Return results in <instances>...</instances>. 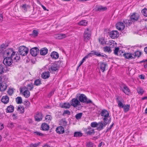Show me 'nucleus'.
<instances>
[{"label":"nucleus","mask_w":147,"mask_h":147,"mask_svg":"<svg viewBox=\"0 0 147 147\" xmlns=\"http://www.w3.org/2000/svg\"><path fill=\"white\" fill-rule=\"evenodd\" d=\"M34 86L33 83H30L27 85V88L26 87H25L24 88L28 90H29L30 91H31L32 90Z\"/></svg>","instance_id":"obj_31"},{"label":"nucleus","mask_w":147,"mask_h":147,"mask_svg":"<svg viewBox=\"0 0 147 147\" xmlns=\"http://www.w3.org/2000/svg\"><path fill=\"white\" fill-rule=\"evenodd\" d=\"M42 78L44 79L49 78L50 76V74L49 71L44 72L41 74Z\"/></svg>","instance_id":"obj_26"},{"label":"nucleus","mask_w":147,"mask_h":147,"mask_svg":"<svg viewBox=\"0 0 147 147\" xmlns=\"http://www.w3.org/2000/svg\"><path fill=\"white\" fill-rule=\"evenodd\" d=\"M30 53L33 56H36L39 53V49L38 48L34 47L30 50Z\"/></svg>","instance_id":"obj_14"},{"label":"nucleus","mask_w":147,"mask_h":147,"mask_svg":"<svg viewBox=\"0 0 147 147\" xmlns=\"http://www.w3.org/2000/svg\"><path fill=\"white\" fill-rule=\"evenodd\" d=\"M94 52V55H95L98 57H103L106 58H108V56L105 54H103L102 53H101L96 51H93Z\"/></svg>","instance_id":"obj_20"},{"label":"nucleus","mask_w":147,"mask_h":147,"mask_svg":"<svg viewBox=\"0 0 147 147\" xmlns=\"http://www.w3.org/2000/svg\"><path fill=\"white\" fill-rule=\"evenodd\" d=\"M87 24V22L85 20H83L78 23L79 25L80 26H86Z\"/></svg>","instance_id":"obj_39"},{"label":"nucleus","mask_w":147,"mask_h":147,"mask_svg":"<svg viewBox=\"0 0 147 147\" xmlns=\"http://www.w3.org/2000/svg\"><path fill=\"white\" fill-rule=\"evenodd\" d=\"M20 93L22 92L23 95L26 98H28L30 95V92L29 91L26 89L25 88H20Z\"/></svg>","instance_id":"obj_10"},{"label":"nucleus","mask_w":147,"mask_h":147,"mask_svg":"<svg viewBox=\"0 0 147 147\" xmlns=\"http://www.w3.org/2000/svg\"><path fill=\"white\" fill-rule=\"evenodd\" d=\"M71 105V104L70 105L69 103H64L61 105V107L65 109H69Z\"/></svg>","instance_id":"obj_34"},{"label":"nucleus","mask_w":147,"mask_h":147,"mask_svg":"<svg viewBox=\"0 0 147 147\" xmlns=\"http://www.w3.org/2000/svg\"><path fill=\"white\" fill-rule=\"evenodd\" d=\"M93 144L91 142H88L87 143L86 147H93Z\"/></svg>","instance_id":"obj_55"},{"label":"nucleus","mask_w":147,"mask_h":147,"mask_svg":"<svg viewBox=\"0 0 147 147\" xmlns=\"http://www.w3.org/2000/svg\"><path fill=\"white\" fill-rule=\"evenodd\" d=\"M123 108V109L125 112L126 113L129 110L130 108V105H124Z\"/></svg>","instance_id":"obj_36"},{"label":"nucleus","mask_w":147,"mask_h":147,"mask_svg":"<svg viewBox=\"0 0 147 147\" xmlns=\"http://www.w3.org/2000/svg\"><path fill=\"white\" fill-rule=\"evenodd\" d=\"M119 48L118 47L115 48L114 50V53L115 55H118V52L120 53V52L119 51Z\"/></svg>","instance_id":"obj_51"},{"label":"nucleus","mask_w":147,"mask_h":147,"mask_svg":"<svg viewBox=\"0 0 147 147\" xmlns=\"http://www.w3.org/2000/svg\"><path fill=\"white\" fill-rule=\"evenodd\" d=\"M107 9V8L106 7H103L102 6H100L97 7L96 10L99 11H103L106 10Z\"/></svg>","instance_id":"obj_33"},{"label":"nucleus","mask_w":147,"mask_h":147,"mask_svg":"<svg viewBox=\"0 0 147 147\" xmlns=\"http://www.w3.org/2000/svg\"><path fill=\"white\" fill-rule=\"evenodd\" d=\"M51 57L53 59H56L58 58L59 55L57 52L53 51L51 53Z\"/></svg>","instance_id":"obj_23"},{"label":"nucleus","mask_w":147,"mask_h":147,"mask_svg":"<svg viewBox=\"0 0 147 147\" xmlns=\"http://www.w3.org/2000/svg\"><path fill=\"white\" fill-rule=\"evenodd\" d=\"M123 92L127 95H129L130 93V90L126 85H124L122 89Z\"/></svg>","instance_id":"obj_21"},{"label":"nucleus","mask_w":147,"mask_h":147,"mask_svg":"<svg viewBox=\"0 0 147 147\" xmlns=\"http://www.w3.org/2000/svg\"><path fill=\"white\" fill-rule=\"evenodd\" d=\"M8 46L7 43H3L0 45V57H13L14 55V53L12 49L10 48L5 50Z\"/></svg>","instance_id":"obj_1"},{"label":"nucleus","mask_w":147,"mask_h":147,"mask_svg":"<svg viewBox=\"0 0 147 147\" xmlns=\"http://www.w3.org/2000/svg\"><path fill=\"white\" fill-rule=\"evenodd\" d=\"M83 113H79L76 115L75 117L77 119H79L81 118Z\"/></svg>","instance_id":"obj_45"},{"label":"nucleus","mask_w":147,"mask_h":147,"mask_svg":"<svg viewBox=\"0 0 147 147\" xmlns=\"http://www.w3.org/2000/svg\"><path fill=\"white\" fill-rule=\"evenodd\" d=\"M104 51L105 52H111V50L110 47L107 46L104 48Z\"/></svg>","instance_id":"obj_46"},{"label":"nucleus","mask_w":147,"mask_h":147,"mask_svg":"<svg viewBox=\"0 0 147 147\" xmlns=\"http://www.w3.org/2000/svg\"><path fill=\"white\" fill-rule=\"evenodd\" d=\"M110 123V121H104V122H100L98 123L97 129L100 131L103 129L104 127H105L108 123Z\"/></svg>","instance_id":"obj_7"},{"label":"nucleus","mask_w":147,"mask_h":147,"mask_svg":"<svg viewBox=\"0 0 147 147\" xmlns=\"http://www.w3.org/2000/svg\"><path fill=\"white\" fill-rule=\"evenodd\" d=\"M52 117L51 115H47L46 116L45 119V120L47 121H51Z\"/></svg>","instance_id":"obj_44"},{"label":"nucleus","mask_w":147,"mask_h":147,"mask_svg":"<svg viewBox=\"0 0 147 147\" xmlns=\"http://www.w3.org/2000/svg\"><path fill=\"white\" fill-rule=\"evenodd\" d=\"M141 12L144 16L147 17V9L144 8L143 9Z\"/></svg>","instance_id":"obj_47"},{"label":"nucleus","mask_w":147,"mask_h":147,"mask_svg":"<svg viewBox=\"0 0 147 147\" xmlns=\"http://www.w3.org/2000/svg\"><path fill=\"white\" fill-rule=\"evenodd\" d=\"M71 105L74 107L81 106V103L77 98H73L70 102Z\"/></svg>","instance_id":"obj_6"},{"label":"nucleus","mask_w":147,"mask_h":147,"mask_svg":"<svg viewBox=\"0 0 147 147\" xmlns=\"http://www.w3.org/2000/svg\"><path fill=\"white\" fill-rule=\"evenodd\" d=\"M18 52L19 54L21 55L25 56L28 54V49L25 46H22L19 47Z\"/></svg>","instance_id":"obj_4"},{"label":"nucleus","mask_w":147,"mask_h":147,"mask_svg":"<svg viewBox=\"0 0 147 147\" xmlns=\"http://www.w3.org/2000/svg\"><path fill=\"white\" fill-rule=\"evenodd\" d=\"M13 88H9L7 91V92L9 95H11L13 93Z\"/></svg>","instance_id":"obj_48"},{"label":"nucleus","mask_w":147,"mask_h":147,"mask_svg":"<svg viewBox=\"0 0 147 147\" xmlns=\"http://www.w3.org/2000/svg\"><path fill=\"white\" fill-rule=\"evenodd\" d=\"M120 97L119 96H117L116 98V100L118 104V106L121 108H123V106H124L122 101L119 100Z\"/></svg>","instance_id":"obj_24"},{"label":"nucleus","mask_w":147,"mask_h":147,"mask_svg":"<svg viewBox=\"0 0 147 147\" xmlns=\"http://www.w3.org/2000/svg\"><path fill=\"white\" fill-rule=\"evenodd\" d=\"M137 92L139 94H143L144 91L142 89L140 88H139L137 89Z\"/></svg>","instance_id":"obj_50"},{"label":"nucleus","mask_w":147,"mask_h":147,"mask_svg":"<svg viewBox=\"0 0 147 147\" xmlns=\"http://www.w3.org/2000/svg\"><path fill=\"white\" fill-rule=\"evenodd\" d=\"M94 55V52H93V51H91V53H90L88 54L87 55H86V56L87 57V58L88 57H92Z\"/></svg>","instance_id":"obj_56"},{"label":"nucleus","mask_w":147,"mask_h":147,"mask_svg":"<svg viewBox=\"0 0 147 147\" xmlns=\"http://www.w3.org/2000/svg\"><path fill=\"white\" fill-rule=\"evenodd\" d=\"M49 126L46 123H43L41 126L42 130L44 131H47L49 129Z\"/></svg>","instance_id":"obj_25"},{"label":"nucleus","mask_w":147,"mask_h":147,"mask_svg":"<svg viewBox=\"0 0 147 147\" xmlns=\"http://www.w3.org/2000/svg\"><path fill=\"white\" fill-rule=\"evenodd\" d=\"M86 134L88 135H93L95 133L94 129L90 127H88L84 129Z\"/></svg>","instance_id":"obj_12"},{"label":"nucleus","mask_w":147,"mask_h":147,"mask_svg":"<svg viewBox=\"0 0 147 147\" xmlns=\"http://www.w3.org/2000/svg\"><path fill=\"white\" fill-rule=\"evenodd\" d=\"M101 115L103 117L102 118L104 121H108V118L109 116V113L108 111L106 109H103L102 110L101 113Z\"/></svg>","instance_id":"obj_5"},{"label":"nucleus","mask_w":147,"mask_h":147,"mask_svg":"<svg viewBox=\"0 0 147 147\" xmlns=\"http://www.w3.org/2000/svg\"><path fill=\"white\" fill-rule=\"evenodd\" d=\"M98 123L95 122H92L91 124V126L92 127H95L98 126Z\"/></svg>","instance_id":"obj_53"},{"label":"nucleus","mask_w":147,"mask_h":147,"mask_svg":"<svg viewBox=\"0 0 147 147\" xmlns=\"http://www.w3.org/2000/svg\"><path fill=\"white\" fill-rule=\"evenodd\" d=\"M91 34L90 32L85 31L84 34V40L86 42L88 41L90 38Z\"/></svg>","instance_id":"obj_18"},{"label":"nucleus","mask_w":147,"mask_h":147,"mask_svg":"<svg viewBox=\"0 0 147 147\" xmlns=\"http://www.w3.org/2000/svg\"><path fill=\"white\" fill-rule=\"evenodd\" d=\"M139 16L138 14L136 13H134L130 15V20H129L130 22L131 23L137 21L138 20Z\"/></svg>","instance_id":"obj_9"},{"label":"nucleus","mask_w":147,"mask_h":147,"mask_svg":"<svg viewBox=\"0 0 147 147\" xmlns=\"http://www.w3.org/2000/svg\"><path fill=\"white\" fill-rule=\"evenodd\" d=\"M125 59H134L133 56V54L129 53H124L122 55Z\"/></svg>","instance_id":"obj_19"},{"label":"nucleus","mask_w":147,"mask_h":147,"mask_svg":"<svg viewBox=\"0 0 147 147\" xmlns=\"http://www.w3.org/2000/svg\"><path fill=\"white\" fill-rule=\"evenodd\" d=\"M78 100L80 102L86 103V104H92V101L90 99L88 100L86 96L84 94H81L78 97Z\"/></svg>","instance_id":"obj_3"},{"label":"nucleus","mask_w":147,"mask_h":147,"mask_svg":"<svg viewBox=\"0 0 147 147\" xmlns=\"http://www.w3.org/2000/svg\"><path fill=\"white\" fill-rule=\"evenodd\" d=\"M30 7V6L27 5L26 4H24L21 6L22 8L25 11H27V9L28 8Z\"/></svg>","instance_id":"obj_43"},{"label":"nucleus","mask_w":147,"mask_h":147,"mask_svg":"<svg viewBox=\"0 0 147 147\" xmlns=\"http://www.w3.org/2000/svg\"><path fill=\"white\" fill-rule=\"evenodd\" d=\"M3 63L6 66L11 65L12 63V59L11 56L5 57L3 60Z\"/></svg>","instance_id":"obj_8"},{"label":"nucleus","mask_w":147,"mask_h":147,"mask_svg":"<svg viewBox=\"0 0 147 147\" xmlns=\"http://www.w3.org/2000/svg\"><path fill=\"white\" fill-rule=\"evenodd\" d=\"M38 34V31L36 30H34L33 31V32L32 33L30 34V35L32 36L33 37H35L37 36Z\"/></svg>","instance_id":"obj_37"},{"label":"nucleus","mask_w":147,"mask_h":147,"mask_svg":"<svg viewBox=\"0 0 147 147\" xmlns=\"http://www.w3.org/2000/svg\"><path fill=\"white\" fill-rule=\"evenodd\" d=\"M61 123L63 125L65 126L67 125V122L65 119H62L61 121Z\"/></svg>","instance_id":"obj_52"},{"label":"nucleus","mask_w":147,"mask_h":147,"mask_svg":"<svg viewBox=\"0 0 147 147\" xmlns=\"http://www.w3.org/2000/svg\"><path fill=\"white\" fill-rule=\"evenodd\" d=\"M13 52L14 53V55L13 56V57H11L12 58V59H14L16 61H17L18 60H19L20 59V57L19 55L18 54L17 55V54L16 53V52L13 51Z\"/></svg>","instance_id":"obj_35"},{"label":"nucleus","mask_w":147,"mask_h":147,"mask_svg":"<svg viewBox=\"0 0 147 147\" xmlns=\"http://www.w3.org/2000/svg\"><path fill=\"white\" fill-rule=\"evenodd\" d=\"M16 101L18 104H20L22 103V99L20 97H18L16 98Z\"/></svg>","instance_id":"obj_41"},{"label":"nucleus","mask_w":147,"mask_h":147,"mask_svg":"<svg viewBox=\"0 0 147 147\" xmlns=\"http://www.w3.org/2000/svg\"><path fill=\"white\" fill-rule=\"evenodd\" d=\"M40 143H35V144H32L30 146V147H37L39 144Z\"/></svg>","instance_id":"obj_59"},{"label":"nucleus","mask_w":147,"mask_h":147,"mask_svg":"<svg viewBox=\"0 0 147 147\" xmlns=\"http://www.w3.org/2000/svg\"><path fill=\"white\" fill-rule=\"evenodd\" d=\"M41 84V80L39 79L36 80L34 81V85L36 86H38Z\"/></svg>","instance_id":"obj_40"},{"label":"nucleus","mask_w":147,"mask_h":147,"mask_svg":"<svg viewBox=\"0 0 147 147\" xmlns=\"http://www.w3.org/2000/svg\"><path fill=\"white\" fill-rule=\"evenodd\" d=\"M82 135V133L80 132H76L74 133V136L75 137H80Z\"/></svg>","instance_id":"obj_42"},{"label":"nucleus","mask_w":147,"mask_h":147,"mask_svg":"<svg viewBox=\"0 0 147 147\" xmlns=\"http://www.w3.org/2000/svg\"><path fill=\"white\" fill-rule=\"evenodd\" d=\"M48 50L47 49L45 48L42 49L40 50V53L41 55H45L47 53Z\"/></svg>","instance_id":"obj_28"},{"label":"nucleus","mask_w":147,"mask_h":147,"mask_svg":"<svg viewBox=\"0 0 147 147\" xmlns=\"http://www.w3.org/2000/svg\"><path fill=\"white\" fill-rule=\"evenodd\" d=\"M114 124L113 123L110 127L107 128V131H106V132H107L113 126Z\"/></svg>","instance_id":"obj_62"},{"label":"nucleus","mask_w":147,"mask_h":147,"mask_svg":"<svg viewBox=\"0 0 147 147\" xmlns=\"http://www.w3.org/2000/svg\"><path fill=\"white\" fill-rule=\"evenodd\" d=\"M17 110L18 111L20 112V113H22L24 111V108L23 106L21 105H19L18 108Z\"/></svg>","instance_id":"obj_38"},{"label":"nucleus","mask_w":147,"mask_h":147,"mask_svg":"<svg viewBox=\"0 0 147 147\" xmlns=\"http://www.w3.org/2000/svg\"><path fill=\"white\" fill-rule=\"evenodd\" d=\"M1 101L2 102L5 104L9 102V98L7 96H3L1 99Z\"/></svg>","instance_id":"obj_27"},{"label":"nucleus","mask_w":147,"mask_h":147,"mask_svg":"<svg viewBox=\"0 0 147 147\" xmlns=\"http://www.w3.org/2000/svg\"><path fill=\"white\" fill-rule=\"evenodd\" d=\"M7 81L0 83V91L3 92L5 90L8 86L6 84Z\"/></svg>","instance_id":"obj_13"},{"label":"nucleus","mask_w":147,"mask_h":147,"mask_svg":"<svg viewBox=\"0 0 147 147\" xmlns=\"http://www.w3.org/2000/svg\"><path fill=\"white\" fill-rule=\"evenodd\" d=\"M24 104L27 107H29L30 104V102L28 100H26L24 102Z\"/></svg>","instance_id":"obj_58"},{"label":"nucleus","mask_w":147,"mask_h":147,"mask_svg":"<svg viewBox=\"0 0 147 147\" xmlns=\"http://www.w3.org/2000/svg\"><path fill=\"white\" fill-rule=\"evenodd\" d=\"M3 19V15L2 14H0V22H2Z\"/></svg>","instance_id":"obj_64"},{"label":"nucleus","mask_w":147,"mask_h":147,"mask_svg":"<svg viewBox=\"0 0 147 147\" xmlns=\"http://www.w3.org/2000/svg\"><path fill=\"white\" fill-rule=\"evenodd\" d=\"M59 66L56 63L52 64L49 66L48 69L51 72H53L58 70Z\"/></svg>","instance_id":"obj_11"},{"label":"nucleus","mask_w":147,"mask_h":147,"mask_svg":"<svg viewBox=\"0 0 147 147\" xmlns=\"http://www.w3.org/2000/svg\"><path fill=\"white\" fill-rule=\"evenodd\" d=\"M66 37V36L65 34H57L55 36V37L58 39H61L64 38Z\"/></svg>","instance_id":"obj_29"},{"label":"nucleus","mask_w":147,"mask_h":147,"mask_svg":"<svg viewBox=\"0 0 147 147\" xmlns=\"http://www.w3.org/2000/svg\"><path fill=\"white\" fill-rule=\"evenodd\" d=\"M4 127V125L3 124L0 123V130L2 129Z\"/></svg>","instance_id":"obj_63"},{"label":"nucleus","mask_w":147,"mask_h":147,"mask_svg":"<svg viewBox=\"0 0 147 147\" xmlns=\"http://www.w3.org/2000/svg\"><path fill=\"white\" fill-rule=\"evenodd\" d=\"M99 68L102 72H103L105 70L106 67L107 66L106 63L100 62L99 64Z\"/></svg>","instance_id":"obj_17"},{"label":"nucleus","mask_w":147,"mask_h":147,"mask_svg":"<svg viewBox=\"0 0 147 147\" xmlns=\"http://www.w3.org/2000/svg\"><path fill=\"white\" fill-rule=\"evenodd\" d=\"M70 112L68 110H66L64 111L63 114V115L67 114L68 115H70Z\"/></svg>","instance_id":"obj_61"},{"label":"nucleus","mask_w":147,"mask_h":147,"mask_svg":"<svg viewBox=\"0 0 147 147\" xmlns=\"http://www.w3.org/2000/svg\"><path fill=\"white\" fill-rule=\"evenodd\" d=\"M34 134H35L38 135L40 136H43L44 135V134L40 132H35L34 133Z\"/></svg>","instance_id":"obj_60"},{"label":"nucleus","mask_w":147,"mask_h":147,"mask_svg":"<svg viewBox=\"0 0 147 147\" xmlns=\"http://www.w3.org/2000/svg\"><path fill=\"white\" fill-rule=\"evenodd\" d=\"M131 23L128 20H126L122 22H119L116 24V28L119 30H123L125 26H127L131 25Z\"/></svg>","instance_id":"obj_2"},{"label":"nucleus","mask_w":147,"mask_h":147,"mask_svg":"<svg viewBox=\"0 0 147 147\" xmlns=\"http://www.w3.org/2000/svg\"><path fill=\"white\" fill-rule=\"evenodd\" d=\"M4 68L3 64H0V75H1L4 72Z\"/></svg>","instance_id":"obj_49"},{"label":"nucleus","mask_w":147,"mask_h":147,"mask_svg":"<svg viewBox=\"0 0 147 147\" xmlns=\"http://www.w3.org/2000/svg\"><path fill=\"white\" fill-rule=\"evenodd\" d=\"M8 127L11 128H13L14 126V124L12 122H9L7 125Z\"/></svg>","instance_id":"obj_54"},{"label":"nucleus","mask_w":147,"mask_h":147,"mask_svg":"<svg viewBox=\"0 0 147 147\" xmlns=\"http://www.w3.org/2000/svg\"><path fill=\"white\" fill-rule=\"evenodd\" d=\"M132 54L133 56L134 59L137 57H139L141 55V52L139 51H137Z\"/></svg>","instance_id":"obj_32"},{"label":"nucleus","mask_w":147,"mask_h":147,"mask_svg":"<svg viewBox=\"0 0 147 147\" xmlns=\"http://www.w3.org/2000/svg\"><path fill=\"white\" fill-rule=\"evenodd\" d=\"M14 110V107L12 105H10L7 107L6 112L7 113H11Z\"/></svg>","instance_id":"obj_30"},{"label":"nucleus","mask_w":147,"mask_h":147,"mask_svg":"<svg viewBox=\"0 0 147 147\" xmlns=\"http://www.w3.org/2000/svg\"><path fill=\"white\" fill-rule=\"evenodd\" d=\"M35 120L36 121H41L42 118V114L40 112H37L34 116Z\"/></svg>","instance_id":"obj_15"},{"label":"nucleus","mask_w":147,"mask_h":147,"mask_svg":"<svg viewBox=\"0 0 147 147\" xmlns=\"http://www.w3.org/2000/svg\"><path fill=\"white\" fill-rule=\"evenodd\" d=\"M94 55V52H93V51H91V53H90L88 54L87 55H86V56L87 57V58L88 57H92Z\"/></svg>","instance_id":"obj_57"},{"label":"nucleus","mask_w":147,"mask_h":147,"mask_svg":"<svg viewBox=\"0 0 147 147\" xmlns=\"http://www.w3.org/2000/svg\"><path fill=\"white\" fill-rule=\"evenodd\" d=\"M56 131L57 133L62 134L64 132V129L61 126H59L56 128Z\"/></svg>","instance_id":"obj_22"},{"label":"nucleus","mask_w":147,"mask_h":147,"mask_svg":"<svg viewBox=\"0 0 147 147\" xmlns=\"http://www.w3.org/2000/svg\"><path fill=\"white\" fill-rule=\"evenodd\" d=\"M109 36L112 39L117 38L119 36V33L117 30H113L111 32Z\"/></svg>","instance_id":"obj_16"}]
</instances>
